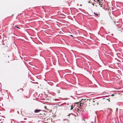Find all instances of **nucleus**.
Instances as JSON below:
<instances>
[{
	"instance_id": "f257e3e1",
	"label": "nucleus",
	"mask_w": 123,
	"mask_h": 123,
	"mask_svg": "<svg viewBox=\"0 0 123 123\" xmlns=\"http://www.w3.org/2000/svg\"><path fill=\"white\" fill-rule=\"evenodd\" d=\"M92 104L93 105H98V100L94 98L93 99Z\"/></svg>"
},
{
	"instance_id": "f03ea898",
	"label": "nucleus",
	"mask_w": 123,
	"mask_h": 123,
	"mask_svg": "<svg viewBox=\"0 0 123 123\" xmlns=\"http://www.w3.org/2000/svg\"><path fill=\"white\" fill-rule=\"evenodd\" d=\"M42 112V110H40L38 109H37L35 110L34 111V112L35 113H38V115H39V114L42 115V113L41 112Z\"/></svg>"
},
{
	"instance_id": "7ed1b4c3",
	"label": "nucleus",
	"mask_w": 123,
	"mask_h": 123,
	"mask_svg": "<svg viewBox=\"0 0 123 123\" xmlns=\"http://www.w3.org/2000/svg\"><path fill=\"white\" fill-rule=\"evenodd\" d=\"M97 0V3H98L99 5H100L101 7H102V6H101V5H102V4L101 3H102L101 2V1L100 0Z\"/></svg>"
},
{
	"instance_id": "20e7f679",
	"label": "nucleus",
	"mask_w": 123,
	"mask_h": 123,
	"mask_svg": "<svg viewBox=\"0 0 123 123\" xmlns=\"http://www.w3.org/2000/svg\"><path fill=\"white\" fill-rule=\"evenodd\" d=\"M94 14L97 16H98L99 15V13L98 12H93Z\"/></svg>"
},
{
	"instance_id": "39448f33",
	"label": "nucleus",
	"mask_w": 123,
	"mask_h": 123,
	"mask_svg": "<svg viewBox=\"0 0 123 123\" xmlns=\"http://www.w3.org/2000/svg\"><path fill=\"white\" fill-rule=\"evenodd\" d=\"M73 105H71V106H69V108L70 109V110H72L73 109Z\"/></svg>"
},
{
	"instance_id": "423d86ee",
	"label": "nucleus",
	"mask_w": 123,
	"mask_h": 123,
	"mask_svg": "<svg viewBox=\"0 0 123 123\" xmlns=\"http://www.w3.org/2000/svg\"><path fill=\"white\" fill-rule=\"evenodd\" d=\"M82 100H89V101H90V99H82Z\"/></svg>"
},
{
	"instance_id": "0eeeda50",
	"label": "nucleus",
	"mask_w": 123,
	"mask_h": 123,
	"mask_svg": "<svg viewBox=\"0 0 123 123\" xmlns=\"http://www.w3.org/2000/svg\"><path fill=\"white\" fill-rule=\"evenodd\" d=\"M83 104L82 103H80V106H82V105Z\"/></svg>"
},
{
	"instance_id": "6e6552de",
	"label": "nucleus",
	"mask_w": 123,
	"mask_h": 123,
	"mask_svg": "<svg viewBox=\"0 0 123 123\" xmlns=\"http://www.w3.org/2000/svg\"><path fill=\"white\" fill-rule=\"evenodd\" d=\"M121 101L123 102V98H121Z\"/></svg>"
},
{
	"instance_id": "1a4fd4ad",
	"label": "nucleus",
	"mask_w": 123,
	"mask_h": 123,
	"mask_svg": "<svg viewBox=\"0 0 123 123\" xmlns=\"http://www.w3.org/2000/svg\"><path fill=\"white\" fill-rule=\"evenodd\" d=\"M15 27H16V28H18V29H20L18 27V26H15Z\"/></svg>"
},
{
	"instance_id": "9d476101",
	"label": "nucleus",
	"mask_w": 123,
	"mask_h": 123,
	"mask_svg": "<svg viewBox=\"0 0 123 123\" xmlns=\"http://www.w3.org/2000/svg\"><path fill=\"white\" fill-rule=\"evenodd\" d=\"M79 103H80V102H78V103H76L77 104V105H78V104H79Z\"/></svg>"
},
{
	"instance_id": "9b49d317",
	"label": "nucleus",
	"mask_w": 123,
	"mask_h": 123,
	"mask_svg": "<svg viewBox=\"0 0 123 123\" xmlns=\"http://www.w3.org/2000/svg\"><path fill=\"white\" fill-rule=\"evenodd\" d=\"M88 3H90V1H88Z\"/></svg>"
},
{
	"instance_id": "f8f14e48",
	"label": "nucleus",
	"mask_w": 123,
	"mask_h": 123,
	"mask_svg": "<svg viewBox=\"0 0 123 123\" xmlns=\"http://www.w3.org/2000/svg\"><path fill=\"white\" fill-rule=\"evenodd\" d=\"M70 36H71V37H73V35H70Z\"/></svg>"
},
{
	"instance_id": "ddd939ff",
	"label": "nucleus",
	"mask_w": 123,
	"mask_h": 123,
	"mask_svg": "<svg viewBox=\"0 0 123 123\" xmlns=\"http://www.w3.org/2000/svg\"><path fill=\"white\" fill-rule=\"evenodd\" d=\"M20 90H22V91H23V89H20Z\"/></svg>"
},
{
	"instance_id": "4468645a",
	"label": "nucleus",
	"mask_w": 123,
	"mask_h": 123,
	"mask_svg": "<svg viewBox=\"0 0 123 123\" xmlns=\"http://www.w3.org/2000/svg\"><path fill=\"white\" fill-rule=\"evenodd\" d=\"M46 108V106H45V108Z\"/></svg>"
},
{
	"instance_id": "2eb2a0df",
	"label": "nucleus",
	"mask_w": 123,
	"mask_h": 123,
	"mask_svg": "<svg viewBox=\"0 0 123 123\" xmlns=\"http://www.w3.org/2000/svg\"><path fill=\"white\" fill-rule=\"evenodd\" d=\"M109 99H110V98L108 99H107V100H109Z\"/></svg>"
},
{
	"instance_id": "dca6fc26",
	"label": "nucleus",
	"mask_w": 123,
	"mask_h": 123,
	"mask_svg": "<svg viewBox=\"0 0 123 123\" xmlns=\"http://www.w3.org/2000/svg\"><path fill=\"white\" fill-rule=\"evenodd\" d=\"M69 114L68 115V116H69Z\"/></svg>"
},
{
	"instance_id": "f3484780",
	"label": "nucleus",
	"mask_w": 123,
	"mask_h": 123,
	"mask_svg": "<svg viewBox=\"0 0 123 123\" xmlns=\"http://www.w3.org/2000/svg\"><path fill=\"white\" fill-rule=\"evenodd\" d=\"M84 103V102H83L82 103Z\"/></svg>"
},
{
	"instance_id": "a211bd4d",
	"label": "nucleus",
	"mask_w": 123,
	"mask_h": 123,
	"mask_svg": "<svg viewBox=\"0 0 123 123\" xmlns=\"http://www.w3.org/2000/svg\"><path fill=\"white\" fill-rule=\"evenodd\" d=\"M108 101H110V100H108Z\"/></svg>"
},
{
	"instance_id": "6ab92c4d",
	"label": "nucleus",
	"mask_w": 123,
	"mask_h": 123,
	"mask_svg": "<svg viewBox=\"0 0 123 123\" xmlns=\"http://www.w3.org/2000/svg\"><path fill=\"white\" fill-rule=\"evenodd\" d=\"M110 109V110H111V109Z\"/></svg>"
}]
</instances>
